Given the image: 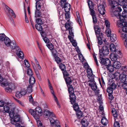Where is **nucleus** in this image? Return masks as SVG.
Segmentation results:
<instances>
[{"mask_svg":"<svg viewBox=\"0 0 127 127\" xmlns=\"http://www.w3.org/2000/svg\"><path fill=\"white\" fill-rule=\"evenodd\" d=\"M5 103L7 105H9L10 104L8 102L5 103V102L2 100H0V106L2 107L5 104Z\"/></svg>","mask_w":127,"mask_h":127,"instance_id":"79ce46f5","label":"nucleus"},{"mask_svg":"<svg viewBox=\"0 0 127 127\" xmlns=\"http://www.w3.org/2000/svg\"><path fill=\"white\" fill-rule=\"evenodd\" d=\"M121 54V52L120 51L116 50L115 53H111L110 56V58L112 61L116 62L118 57Z\"/></svg>","mask_w":127,"mask_h":127,"instance_id":"423d86ee","label":"nucleus"},{"mask_svg":"<svg viewBox=\"0 0 127 127\" xmlns=\"http://www.w3.org/2000/svg\"><path fill=\"white\" fill-rule=\"evenodd\" d=\"M20 92L22 96L25 95L27 93V91L25 89L21 90Z\"/></svg>","mask_w":127,"mask_h":127,"instance_id":"338daca9","label":"nucleus"},{"mask_svg":"<svg viewBox=\"0 0 127 127\" xmlns=\"http://www.w3.org/2000/svg\"><path fill=\"white\" fill-rule=\"evenodd\" d=\"M73 107L75 111H77L79 109L78 105L76 103H75L73 104Z\"/></svg>","mask_w":127,"mask_h":127,"instance_id":"c9c22d12","label":"nucleus"},{"mask_svg":"<svg viewBox=\"0 0 127 127\" xmlns=\"http://www.w3.org/2000/svg\"><path fill=\"white\" fill-rule=\"evenodd\" d=\"M36 29L39 31H42L43 30V28L41 25L36 24L35 25Z\"/></svg>","mask_w":127,"mask_h":127,"instance_id":"f704fd0d","label":"nucleus"},{"mask_svg":"<svg viewBox=\"0 0 127 127\" xmlns=\"http://www.w3.org/2000/svg\"><path fill=\"white\" fill-rule=\"evenodd\" d=\"M94 29L96 36L98 40V44L100 45H101L102 43V38L103 36V33L100 31V29L98 26H95Z\"/></svg>","mask_w":127,"mask_h":127,"instance_id":"f03ea898","label":"nucleus"},{"mask_svg":"<svg viewBox=\"0 0 127 127\" xmlns=\"http://www.w3.org/2000/svg\"><path fill=\"white\" fill-rule=\"evenodd\" d=\"M87 76L88 78L90 79V81L91 82V83L95 82L94 81V76L93 74H90L89 75H87Z\"/></svg>","mask_w":127,"mask_h":127,"instance_id":"2f4dec72","label":"nucleus"},{"mask_svg":"<svg viewBox=\"0 0 127 127\" xmlns=\"http://www.w3.org/2000/svg\"><path fill=\"white\" fill-rule=\"evenodd\" d=\"M92 17L93 19V22L94 25V26H97V25H95V24L97 22V20L96 18V15L92 16Z\"/></svg>","mask_w":127,"mask_h":127,"instance_id":"37998d69","label":"nucleus"},{"mask_svg":"<svg viewBox=\"0 0 127 127\" xmlns=\"http://www.w3.org/2000/svg\"><path fill=\"white\" fill-rule=\"evenodd\" d=\"M41 15V13L39 10H37L35 12V17H39Z\"/></svg>","mask_w":127,"mask_h":127,"instance_id":"a18cd8bd","label":"nucleus"},{"mask_svg":"<svg viewBox=\"0 0 127 127\" xmlns=\"http://www.w3.org/2000/svg\"><path fill=\"white\" fill-rule=\"evenodd\" d=\"M98 10L99 12L101 15L104 14L105 12V7L103 4H100L98 6Z\"/></svg>","mask_w":127,"mask_h":127,"instance_id":"a211bd4d","label":"nucleus"},{"mask_svg":"<svg viewBox=\"0 0 127 127\" xmlns=\"http://www.w3.org/2000/svg\"><path fill=\"white\" fill-rule=\"evenodd\" d=\"M41 6L40 4H39V3L36 2L35 6L36 10H39L41 8Z\"/></svg>","mask_w":127,"mask_h":127,"instance_id":"052dcab7","label":"nucleus"},{"mask_svg":"<svg viewBox=\"0 0 127 127\" xmlns=\"http://www.w3.org/2000/svg\"><path fill=\"white\" fill-rule=\"evenodd\" d=\"M52 53L54 57L57 56V50L55 49H54L53 50H51Z\"/></svg>","mask_w":127,"mask_h":127,"instance_id":"5fc2aeb1","label":"nucleus"},{"mask_svg":"<svg viewBox=\"0 0 127 127\" xmlns=\"http://www.w3.org/2000/svg\"><path fill=\"white\" fill-rule=\"evenodd\" d=\"M32 65L37 78L38 79L40 80L41 77L39 75V72L38 71L36 67L34 64H32Z\"/></svg>","mask_w":127,"mask_h":127,"instance_id":"412c9836","label":"nucleus"},{"mask_svg":"<svg viewBox=\"0 0 127 127\" xmlns=\"http://www.w3.org/2000/svg\"><path fill=\"white\" fill-rule=\"evenodd\" d=\"M27 74L29 75L32 76L33 74V72L31 68H28L27 70Z\"/></svg>","mask_w":127,"mask_h":127,"instance_id":"49530a36","label":"nucleus"},{"mask_svg":"<svg viewBox=\"0 0 127 127\" xmlns=\"http://www.w3.org/2000/svg\"><path fill=\"white\" fill-rule=\"evenodd\" d=\"M106 34L108 37H110L111 34V31L110 30V29L109 28H108L106 32Z\"/></svg>","mask_w":127,"mask_h":127,"instance_id":"864d4df0","label":"nucleus"},{"mask_svg":"<svg viewBox=\"0 0 127 127\" xmlns=\"http://www.w3.org/2000/svg\"><path fill=\"white\" fill-rule=\"evenodd\" d=\"M99 49L100 56L103 57L108 55L109 54V51L107 46L104 45L102 47L101 49Z\"/></svg>","mask_w":127,"mask_h":127,"instance_id":"20e7f679","label":"nucleus"},{"mask_svg":"<svg viewBox=\"0 0 127 127\" xmlns=\"http://www.w3.org/2000/svg\"><path fill=\"white\" fill-rule=\"evenodd\" d=\"M17 55L19 58H21L22 59H23L24 58L23 53L21 51H19L18 53H17Z\"/></svg>","mask_w":127,"mask_h":127,"instance_id":"ea45409f","label":"nucleus"},{"mask_svg":"<svg viewBox=\"0 0 127 127\" xmlns=\"http://www.w3.org/2000/svg\"><path fill=\"white\" fill-rule=\"evenodd\" d=\"M77 18H76V20L77 21V22L80 25H81V22L80 19V16L79 15V14H78V15H77Z\"/></svg>","mask_w":127,"mask_h":127,"instance_id":"3c124183","label":"nucleus"},{"mask_svg":"<svg viewBox=\"0 0 127 127\" xmlns=\"http://www.w3.org/2000/svg\"><path fill=\"white\" fill-rule=\"evenodd\" d=\"M44 116L46 118H48L49 117H55V115L52 112H50L47 109H45L43 112Z\"/></svg>","mask_w":127,"mask_h":127,"instance_id":"f3484780","label":"nucleus"},{"mask_svg":"<svg viewBox=\"0 0 127 127\" xmlns=\"http://www.w3.org/2000/svg\"><path fill=\"white\" fill-rule=\"evenodd\" d=\"M117 86L114 83H112L110 85L109 87H108L107 89V92L109 93H113V90H114L116 88Z\"/></svg>","mask_w":127,"mask_h":127,"instance_id":"9b49d317","label":"nucleus"},{"mask_svg":"<svg viewBox=\"0 0 127 127\" xmlns=\"http://www.w3.org/2000/svg\"><path fill=\"white\" fill-rule=\"evenodd\" d=\"M35 111L32 109H30L29 110V112L32 115L34 118L36 120V118L35 113H34Z\"/></svg>","mask_w":127,"mask_h":127,"instance_id":"72a5a7b5","label":"nucleus"},{"mask_svg":"<svg viewBox=\"0 0 127 127\" xmlns=\"http://www.w3.org/2000/svg\"><path fill=\"white\" fill-rule=\"evenodd\" d=\"M111 112L113 114L114 118H117L118 117V112L117 110L115 108H113L112 109Z\"/></svg>","mask_w":127,"mask_h":127,"instance_id":"b1692460","label":"nucleus"},{"mask_svg":"<svg viewBox=\"0 0 127 127\" xmlns=\"http://www.w3.org/2000/svg\"><path fill=\"white\" fill-rule=\"evenodd\" d=\"M81 123L83 126L84 127H87L88 125V123L87 120L85 119H82L81 121Z\"/></svg>","mask_w":127,"mask_h":127,"instance_id":"a878e982","label":"nucleus"},{"mask_svg":"<svg viewBox=\"0 0 127 127\" xmlns=\"http://www.w3.org/2000/svg\"><path fill=\"white\" fill-rule=\"evenodd\" d=\"M20 119V116L18 115H16L11 119V122L12 124L14 125L15 123L19 121Z\"/></svg>","mask_w":127,"mask_h":127,"instance_id":"2eb2a0df","label":"nucleus"},{"mask_svg":"<svg viewBox=\"0 0 127 127\" xmlns=\"http://www.w3.org/2000/svg\"><path fill=\"white\" fill-rule=\"evenodd\" d=\"M35 82V80L33 76H31L30 77L29 79V83L31 85H33Z\"/></svg>","mask_w":127,"mask_h":127,"instance_id":"c85d7f7f","label":"nucleus"},{"mask_svg":"<svg viewBox=\"0 0 127 127\" xmlns=\"http://www.w3.org/2000/svg\"><path fill=\"white\" fill-rule=\"evenodd\" d=\"M110 37V40L112 42H114L117 40L116 35L115 34H112Z\"/></svg>","mask_w":127,"mask_h":127,"instance_id":"c756f323","label":"nucleus"},{"mask_svg":"<svg viewBox=\"0 0 127 127\" xmlns=\"http://www.w3.org/2000/svg\"><path fill=\"white\" fill-rule=\"evenodd\" d=\"M64 79L68 88V90H73V88L72 85H70L72 82V80L70 77H68L65 78Z\"/></svg>","mask_w":127,"mask_h":127,"instance_id":"6e6552de","label":"nucleus"},{"mask_svg":"<svg viewBox=\"0 0 127 127\" xmlns=\"http://www.w3.org/2000/svg\"><path fill=\"white\" fill-rule=\"evenodd\" d=\"M88 3L90 9V14L92 16L96 15L95 12L94 10V6L93 2L91 0H89L88 1Z\"/></svg>","mask_w":127,"mask_h":127,"instance_id":"1a4fd4ad","label":"nucleus"},{"mask_svg":"<svg viewBox=\"0 0 127 127\" xmlns=\"http://www.w3.org/2000/svg\"><path fill=\"white\" fill-rule=\"evenodd\" d=\"M99 61L101 64L105 65L106 66L111 64V62L108 58H104L100 57L99 58Z\"/></svg>","mask_w":127,"mask_h":127,"instance_id":"7ed1b4c3","label":"nucleus"},{"mask_svg":"<svg viewBox=\"0 0 127 127\" xmlns=\"http://www.w3.org/2000/svg\"><path fill=\"white\" fill-rule=\"evenodd\" d=\"M127 25V21L120 20H118L117 22V25L118 27H123L124 25Z\"/></svg>","mask_w":127,"mask_h":127,"instance_id":"dca6fc26","label":"nucleus"},{"mask_svg":"<svg viewBox=\"0 0 127 127\" xmlns=\"http://www.w3.org/2000/svg\"><path fill=\"white\" fill-rule=\"evenodd\" d=\"M66 12L65 14V19L66 20H70V17L69 16V13L68 12Z\"/></svg>","mask_w":127,"mask_h":127,"instance_id":"6e6d98bb","label":"nucleus"},{"mask_svg":"<svg viewBox=\"0 0 127 127\" xmlns=\"http://www.w3.org/2000/svg\"><path fill=\"white\" fill-rule=\"evenodd\" d=\"M9 44L10 45L8 46H9L12 49H16L17 51H18L20 49L18 45L14 41H11Z\"/></svg>","mask_w":127,"mask_h":127,"instance_id":"4468645a","label":"nucleus"},{"mask_svg":"<svg viewBox=\"0 0 127 127\" xmlns=\"http://www.w3.org/2000/svg\"><path fill=\"white\" fill-rule=\"evenodd\" d=\"M6 9L8 10V12L9 13H12L14 12V11L10 8L7 5H5Z\"/></svg>","mask_w":127,"mask_h":127,"instance_id":"4d7b16f0","label":"nucleus"},{"mask_svg":"<svg viewBox=\"0 0 127 127\" xmlns=\"http://www.w3.org/2000/svg\"><path fill=\"white\" fill-rule=\"evenodd\" d=\"M34 113L35 114L36 120L39 119V117L42 115V112L41 108L39 107H36L35 109Z\"/></svg>","mask_w":127,"mask_h":127,"instance_id":"f8f14e48","label":"nucleus"},{"mask_svg":"<svg viewBox=\"0 0 127 127\" xmlns=\"http://www.w3.org/2000/svg\"><path fill=\"white\" fill-rule=\"evenodd\" d=\"M102 124L104 126H106L108 123V120L105 117H103L101 120Z\"/></svg>","mask_w":127,"mask_h":127,"instance_id":"bb28decb","label":"nucleus"},{"mask_svg":"<svg viewBox=\"0 0 127 127\" xmlns=\"http://www.w3.org/2000/svg\"><path fill=\"white\" fill-rule=\"evenodd\" d=\"M55 59L56 61L58 64H59L62 62V59H61L58 56H57L55 57Z\"/></svg>","mask_w":127,"mask_h":127,"instance_id":"e433bc0d","label":"nucleus"},{"mask_svg":"<svg viewBox=\"0 0 127 127\" xmlns=\"http://www.w3.org/2000/svg\"><path fill=\"white\" fill-rule=\"evenodd\" d=\"M46 46L48 48L51 50H53L54 49L53 45L51 43L47 44H46Z\"/></svg>","mask_w":127,"mask_h":127,"instance_id":"58836bf2","label":"nucleus"},{"mask_svg":"<svg viewBox=\"0 0 127 127\" xmlns=\"http://www.w3.org/2000/svg\"><path fill=\"white\" fill-rule=\"evenodd\" d=\"M4 33L0 34V40L2 41H4L5 38L6 37Z\"/></svg>","mask_w":127,"mask_h":127,"instance_id":"de8ad7c7","label":"nucleus"},{"mask_svg":"<svg viewBox=\"0 0 127 127\" xmlns=\"http://www.w3.org/2000/svg\"><path fill=\"white\" fill-rule=\"evenodd\" d=\"M14 113L13 111L11 110L9 113V115L10 117L11 118H13L14 117Z\"/></svg>","mask_w":127,"mask_h":127,"instance_id":"13d9d810","label":"nucleus"},{"mask_svg":"<svg viewBox=\"0 0 127 127\" xmlns=\"http://www.w3.org/2000/svg\"><path fill=\"white\" fill-rule=\"evenodd\" d=\"M4 110L7 113H9L10 111V108L7 105H5L3 107Z\"/></svg>","mask_w":127,"mask_h":127,"instance_id":"a19ab883","label":"nucleus"},{"mask_svg":"<svg viewBox=\"0 0 127 127\" xmlns=\"http://www.w3.org/2000/svg\"><path fill=\"white\" fill-rule=\"evenodd\" d=\"M3 41H4L5 44L7 46L10 45L9 44L11 41L9 38L7 36L5 38V39Z\"/></svg>","mask_w":127,"mask_h":127,"instance_id":"cd10ccee","label":"nucleus"},{"mask_svg":"<svg viewBox=\"0 0 127 127\" xmlns=\"http://www.w3.org/2000/svg\"><path fill=\"white\" fill-rule=\"evenodd\" d=\"M106 67L109 71L111 73L114 71L115 68L113 65H111V64L109 65H107Z\"/></svg>","mask_w":127,"mask_h":127,"instance_id":"7c9ffc66","label":"nucleus"},{"mask_svg":"<svg viewBox=\"0 0 127 127\" xmlns=\"http://www.w3.org/2000/svg\"><path fill=\"white\" fill-rule=\"evenodd\" d=\"M15 89L14 85L12 83H9L8 86L5 88L6 92L8 93H10L12 92V90Z\"/></svg>","mask_w":127,"mask_h":127,"instance_id":"ddd939ff","label":"nucleus"},{"mask_svg":"<svg viewBox=\"0 0 127 127\" xmlns=\"http://www.w3.org/2000/svg\"><path fill=\"white\" fill-rule=\"evenodd\" d=\"M126 1L125 0H118V5L119 4L121 6H122L125 4Z\"/></svg>","mask_w":127,"mask_h":127,"instance_id":"09e8293b","label":"nucleus"},{"mask_svg":"<svg viewBox=\"0 0 127 127\" xmlns=\"http://www.w3.org/2000/svg\"><path fill=\"white\" fill-rule=\"evenodd\" d=\"M89 85L91 87L92 90L94 91L96 94H98L99 93V90L97 89V86L95 82L89 83Z\"/></svg>","mask_w":127,"mask_h":127,"instance_id":"9d476101","label":"nucleus"},{"mask_svg":"<svg viewBox=\"0 0 127 127\" xmlns=\"http://www.w3.org/2000/svg\"><path fill=\"white\" fill-rule=\"evenodd\" d=\"M68 91L70 94L69 96L70 102L72 104H73L74 103H75L76 99V96L74 94V90L72 91L70 90Z\"/></svg>","mask_w":127,"mask_h":127,"instance_id":"0eeeda50","label":"nucleus"},{"mask_svg":"<svg viewBox=\"0 0 127 127\" xmlns=\"http://www.w3.org/2000/svg\"><path fill=\"white\" fill-rule=\"evenodd\" d=\"M114 127H120V124L118 121L115 122L114 124Z\"/></svg>","mask_w":127,"mask_h":127,"instance_id":"774afa93","label":"nucleus"},{"mask_svg":"<svg viewBox=\"0 0 127 127\" xmlns=\"http://www.w3.org/2000/svg\"><path fill=\"white\" fill-rule=\"evenodd\" d=\"M71 23L69 21V20H68L67 22L65 24V26L66 29V30L70 29H72V27H71L70 25Z\"/></svg>","mask_w":127,"mask_h":127,"instance_id":"5701e85b","label":"nucleus"},{"mask_svg":"<svg viewBox=\"0 0 127 127\" xmlns=\"http://www.w3.org/2000/svg\"><path fill=\"white\" fill-rule=\"evenodd\" d=\"M108 1L109 5L111 6L112 9H116L113 12L114 15L117 18H120V12L122 11V9L120 7L118 6V2L113 0H108Z\"/></svg>","mask_w":127,"mask_h":127,"instance_id":"f257e3e1","label":"nucleus"},{"mask_svg":"<svg viewBox=\"0 0 127 127\" xmlns=\"http://www.w3.org/2000/svg\"><path fill=\"white\" fill-rule=\"evenodd\" d=\"M24 62L26 67L27 68L29 67L30 65L28 61L26 60H25L24 61Z\"/></svg>","mask_w":127,"mask_h":127,"instance_id":"bf43d9fd","label":"nucleus"},{"mask_svg":"<svg viewBox=\"0 0 127 127\" xmlns=\"http://www.w3.org/2000/svg\"><path fill=\"white\" fill-rule=\"evenodd\" d=\"M32 85H30L28 86L27 89V92L29 93H31L32 92Z\"/></svg>","mask_w":127,"mask_h":127,"instance_id":"4c0bfd02","label":"nucleus"},{"mask_svg":"<svg viewBox=\"0 0 127 127\" xmlns=\"http://www.w3.org/2000/svg\"><path fill=\"white\" fill-rule=\"evenodd\" d=\"M122 86L125 90H127V81L123 83Z\"/></svg>","mask_w":127,"mask_h":127,"instance_id":"680f3d73","label":"nucleus"},{"mask_svg":"<svg viewBox=\"0 0 127 127\" xmlns=\"http://www.w3.org/2000/svg\"><path fill=\"white\" fill-rule=\"evenodd\" d=\"M122 30L124 32H127V25H124L122 28Z\"/></svg>","mask_w":127,"mask_h":127,"instance_id":"69168bd1","label":"nucleus"},{"mask_svg":"<svg viewBox=\"0 0 127 127\" xmlns=\"http://www.w3.org/2000/svg\"><path fill=\"white\" fill-rule=\"evenodd\" d=\"M76 112V114L78 117H80L82 115V112L80 110H78Z\"/></svg>","mask_w":127,"mask_h":127,"instance_id":"c03bdc74","label":"nucleus"},{"mask_svg":"<svg viewBox=\"0 0 127 127\" xmlns=\"http://www.w3.org/2000/svg\"><path fill=\"white\" fill-rule=\"evenodd\" d=\"M61 6L64 9L65 12H69L70 8V6L69 4L66 3L65 0H61Z\"/></svg>","mask_w":127,"mask_h":127,"instance_id":"39448f33","label":"nucleus"},{"mask_svg":"<svg viewBox=\"0 0 127 127\" xmlns=\"http://www.w3.org/2000/svg\"><path fill=\"white\" fill-rule=\"evenodd\" d=\"M118 74V76L119 77V79L121 82L123 83L126 82L127 80L126 76L125 74H121L119 73Z\"/></svg>","mask_w":127,"mask_h":127,"instance_id":"6ab92c4d","label":"nucleus"},{"mask_svg":"<svg viewBox=\"0 0 127 127\" xmlns=\"http://www.w3.org/2000/svg\"><path fill=\"white\" fill-rule=\"evenodd\" d=\"M120 36L123 39H126L127 38V34L122 33L120 34Z\"/></svg>","mask_w":127,"mask_h":127,"instance_id":"e2e57ef3","label":"nucleus"},{"mask_svg":"<svg viewBox=\"0 0 127 127\" xmlns=\"http://www.w3.org/2000/svg\"><path fill=\"white\" fill-rule=\"evenodd\" d=\"M122 15H121L120 16V19L122 20L127 21V11H123V12Z\"/></svg>","mask_w":127,"mask_h":127,"instance_id":"aec40b11","label":"nucleus"},{"mask_svg":"<svg viewBox=\"0 0 127 127\" xmlns=\"http://www.w3.org/2000/svg\"><path fill=\"white\" fill-rule=\"evenodd\" d=\"M36 22L37 23V24L41 25L42 24V20L40 18H38L36 20Z\"/></svg>","mask_w":127,"mask_h":127,"instance_id":"0e129e2a","label":"nucleus"},{"mask_svg":"<svg viewBox=\"0 0 127 127\" xmlns=\"http://www.w3.org/2000/svg\"><path fill=\"white\" fill-rule=\"evenodd\" d=\"M16 96L18 98H19L22 97V96L19 91H17L15 94Z\"/></svg>","mask_w":127,"mask_h":127,"instance_id":"603ef678","label":"nucleus"},{"mask_svg":"<svg viewBox=\"0 0 127 127\" xmlns=\"http://www.w3.org/2000/svg\"><path fill=\"white\" fill-rule=\"evenodd\" d=\"M113 65L114 68L116 69H119L121 67V64L118 62H114L113 63Z\"/></svg>","mask_w":127,"mask_h":127,"instance_id":"4be33fe9","label":"nucleus"},{"mask_svg":"<svg viewBox=\"0 0 127 127\" xmlns=\"http://www.w3.org/2000/svg\"><path fill=\"white\" fill-rule=\"evenodd\" d=\"M59 64V67L61 69L62 71H64V70H65L66 69L65 66V64L62 63H61Z\"/></svg>","mask_w":127,"mask_h":127,"instance_id":"473e14b6","label":"nucleus"},{"mask_svg":"<svg viewBox=\"0 0 127 127\" xmlns=\"http://www.w3.org/2000/svg\"><path fill=\"white\" fill-rule=\"evenodd\" d=\"M63 75L64 77V78L65 77H67L69 75V74L68 73L67 71L65 70L62 71Z\"/></svg>","mask_w":127,"mask_h":127,"instance_id":"8fccbe9b","label":"nucleus"},{"mask_svg":"<svg viewBox=\"0 0 127 127\" xmlns=\"http://www.w3.org/2000/svg\"><path fill=\"white\" fill-rule=\"evenodd\" d=\"M110 50V51L112 52H114L117 50H116V48L114 44L111 43L109 45Z\"/></svg>","mask_w":127,"mask_h":127,"instance_id":"393cba45","label":"nucleus"}]
</instances>
